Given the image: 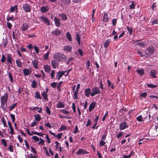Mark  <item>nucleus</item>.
Returning <instances> with one entry per match:
<instances>
[{"label":"nucleus","mask_w":158,"mask_h":158,"mask_svg":"<svg viewBox=\"0 0 158 158\" xmlns=\"http://www.w3.org/2000/svg\"><path fill=\"white\" fill-rule=\"evenodd\" d=\"M8 95L7 93L4 94L0 98L1 106L4 111L6 110L7 105Z\"/></svg>","instance_id":"obj_1"},{"label":"nucleus","mask_w":158,"mask_h":158,"mask_svg":"<svg viewBox=\"0 0 158 158\" xmlns=\"http://www.w3.org/2000/svg\"><path fill=\"white\" fill-rule=\"evenodd\" d=\"M53 57L59 62L66 61L67 59V57L61 52H57L54 53L53 55Z\"/></svg>","instance_id":"obj_2"},{"label":"nucleus","mask_w":158,"mask_h":158,"mask_svg":"<svg viewBox=\"0 0 158 158\" xmlns=\"http://www.w3.org/2000/svg\"><path fill=\"white\" fill-rule=\"evenodd\" d=\"M100 89L98 87H94L92 89L90 95L91 96H94L96 94H100Z\"/></svg>","instance_id":"obj_3"},{"label":"nucleus","mask_w":158,"mask_h":158,"mask_svg":"<svg viewBox=\"0 0 158 158\" xmlns=\"http://www.w3.org/2000/svg\"><path fill=\"white\" fill-rule=\"evenodd\" d=\"M23 8L26 12L29 13L31 11V6L28 4L27 3L24 4L23 6Z\"/></svg>","instance_id":"obj_4"},{"label":"nucleus","mask_w":158,"mask_h":158,"mask_svg":"<svg viewBox=\"0 0 158 158\" xmlns=\"http://www.w3.org/2000/svg\"><path fill=\"white\" fill-rule=\"evenodd\" d=\"M146 50L148 52V53L146 52V55L147 56L153 55L154 52V49L152 47H149Z\"/></svg>","instance_id":"obj_5"},{"label":"nucleus","mask_w":158,"mask_h":158,"mask_svg":"<svg viewBox=\"0 0 158 158\" xmlns=\"http://www.w3.org/2000/svg\"><path fill=\"white\" fill-rule=\"evenodd\" d=\"M128 127V125L125 122L121 123L120 124L119 128L120 130H123Z\"/></svg>","instance_id":"obj_6"},{"label":"nucleus","mask_w":158,"mask_h":158,"mask_svg":"<svg viewBox=\"0 0 158 158\" xmlns=\"http://www.w3.org/2000/svg\"><path fill=\"white\" fill-rule=\"evenodd\" d=\"M72 47L70 45H67L63 47V50L64 51L70 52L72 51Z\"/></svg>","instance_id":"obj_7"},{"label":"nucleus","mask_w":158,"mask_h":158,"mask_svg":"<svg viewBox=\"0 0 158 158\" xmlns=\"http://www.w3.org/2000/svg\"><path fill=\"white\" fill-rule=\"evenodd\" d=\"M64 74V72H63V71H59L56 73V78L54 79H57L58 80H60L61 77Z\"/></svg>","instance_id":"obj_8"},{"label":"nucleus","mask_w":158,"mask_h":158,"mask_svg":"<svg viewBox=\"0 0 158 158\" xmlns=\"http://www.w3.org/2000/svg\"><path fill=\"white\" fill-rule=\"evenodd\" d=\"M80 87V84H77L76 89L75 91L74 92V99H77V95H78V91L79 90V88Z\"/></svg>","instance_id":"obj_9"},{"label":"nucleus","mask_w":158,"mask_h":158,"mask_svg":"<svg viewBox=\"0 0 158 158\" xmlns=\"http://www.w3.org/2000/svg\"><path fill=\"white\" fill-rule=\"evenodd\" d=\"M88 153L89 152H87L85 150L81 149H80L78 151L76 152V154L78 155H84Z\"/></svg>","instance_id":"obj_10"},{"label":"nucleus","mask_w":158,"mask_h":158,"mask_svg":"<svg viewBox=\"0 0 158 158\" xmlns=\"http://www.w3.org/2000/svg\"><path fill=\"white\" fill-rule=\"evenodd\" d=\"M29 27V25L27 23H24L23 24L21 27V31H27Z\"/></svg>","instance_id":"obj_11"},{"label":"nucleus","mask_w":158,"mask_h":158,"mask_svg":"<svg viewBox=\"0 0 158 158\" xmlns=\"http://www.w3.org/2000/svg\"><path fill=\"white\" fill-rule=\"evenodd\" d=\"M137 52L141 57H143L146 55V52L145 50L137 49Z\"/></svg>","instance_id":"obj_12"},{"label":"nucleus","mask_w":158,"mask_h":158,"mask_svg":"<svg viewBox=\"0 0 158 158\" xmlns=\"http://www.w3.org/2000/svg\"><path fill=\"white\" fill-rule=\"evenodd\" d=\"M6 55L7 56L6 59L7 62L10 64H12L13 59L11 54H6Z\"/></svg>","instance_id":"obj_13"},{"label":"nucleus","mask_w":158,"mask_h":158,"mask_svg":"<svg viewBox=\"0 0 158 158\" xmlns=\"http://www.w3.org/2000/svg\"><path fill=\"white\" fill-rule=\"evenodd\" d=\"M40 19L43 21L44 23H47L48 25H49V19L47 17L42 16L40 17Z\"/></svg>","instance_id":"obj_14"},{"label":"nucleus","mask_w":158,"mask_h":158,"mask_svg":"<svg viewBox=\"0 0 158 158\" xmlns=\"http://www.w3.org/2000/svg\"><path fill=\"white\" fill-rule=\"evenodd\" d=\"M157 72L155 69L151 70L149 72V74L152 78H156V77L155 75L156 74Z\"/></svg>","instance_id":"obj_15"},{"label":"nucleus","mask_w":158,"mask_h":158,"mask_svg":"<svg viewBox=\"0 0 158 158\" xmlns=\"http://www.w3.org/2000/svg\"><path fill=\"white\" fill-rule=\"evenodd\" d=\"M23 72L25 76H28L31 73V69H29L25 68L23 69Z\"/></svg>","instance_id":"obj_16"},{"label":"nucleus","mask_w":158,"mask_h":158,"mask_svg":"<svg viewBox=\"0 0 158 158\" xmlns=\"http://www.w3.org/2000/svg\"><path fill=\"white\" fill-rule=\"evenodd\" d=\"M55 23L56 26L57 27H59L60 25V19L56 18V17L54 18Z\"/></svg>","instance_id":"obj_17"},{"label":"nucleus","mask_w":158,"mask_h":158,"mask_svg":"<svg viewBox=\"0 0 158 158\" xmlns=\"http://www.w3.org/2000/svg\"><path fill=\"white\" fill-rule=\"evenodd\" d=\"M35 121L38 123L41 119V117L40 115L39 114H35L34 115Z\"/></svg>","instance_id":"obj_18"},{"label":"nucleus","mask_w":158,"mask_h":158,"mask_svg":"<svg viewBox=\"0 0 158 158\" xmlns=\"http://www.w3.org/2000/svg\"><path fill=\"white\" fill-rule=\"evenodd\" d=\"M65 107V104L63 102H58L56 104L57 108H63Z\"/></svg>","instance_id":"obj_19"},{"label":"nucleus","mask_w":158,"mask_h":158,"mask_svg":"<svg viewBox=\"0 0 158 158\" xmlns=\"http://www.w3.org/2000/svg\"><path fill=\"white\" fill-rule=\"evenodd\" d=\"M85 95L87 97H89L91 93V89L89 88L86 89L84 91Z\"/></svg>","instance_id":"obj_20"},{"label":"nucleus","mask_w":158,"mask_h":158,"mask_svg":"<svg viewBox=\"0 0 158 158\" xmlns=\"http://www.w3.org/2000/svg\"><path fill=\"white\" fill-rule=\"evenodd\" d=\"M61 31L57 29H56L55 31L52 32V33L55 35H59L61 33Z\"/></svg>","instance_id":"obj_21"},{"label":"nucleus","mask_w":158,"mask_h":158,"mask_svg":"<svg viewBox=\"0 0 158 158\" xmlns=\"http://www.w3.org/2000/svg\"><path fill=\"white\" fill-rule=\"evenodd\" d=\"M95 102H92L89 105V111L90 112L94 108H95Z\"/></svg>","instance_id":"obj_22"},{"label":"nucleus","mask_w":158,"mask_h":158,"mask_svg":"<svg viewBox=\"0 0 158 158\" xmlns=\"http://www.w3.org/2000/svg\"><path fill=\"white\" fill-rule=\"evenodd\" d=\"M51 63L52 66V67L54 69H56L57 67L58 66V63L55 60H53L52 61Z\"/></svg>","instance_id":"obj_23"},{"label":"nucleus","mask_w":158,"mask_h":158,"mask_svg":"<svg viewBox=\"0 0 158 158\" xmlns=\"http://www.w3.org/2000/svg\"><path fill=\"white\" fill-rule=\"evenodd\" d=\"M41 11L42 13H45L49 10V8L45 6H42L40 8Z\"/></svg>","instance_id":"obj_24"},{"label":"nucleus","mask_w":158,"mask_h":158,"mask_svg":"<svg viewBox=\"0 0 158 158\" xmlns=\"http://www.w3.org/2000/svg\"><path fill=\"white\" fill-rule=\"evenodd\" d=\"M109 18L107 13H105L103 16V21L104 22H107L108 21Z\"/></svg>","instance_id":"obj_25"},{"label":"nucleus","mask_w":158,"mask_h":158,"mask_svg":"<svg viewBox=\"0 0 158 158\" xmlns=\"http://www.w3.org/2000/svg\"><path fill=\"white\" fill-rule=\"evenodd\" d=\"M16 62L17 66L19 68H21L22 66V62L20 60H16Z\"/></svg>","instance_id":"obj_26"},{"label":"nucleus","mask_w":158,"mask_h":158,"mask_svg":"<svg viewBox=\"0 0 158 158\" xmlns=\"http://www.w3.org/2000/svg\"><path fill=\"white\" fill-rule=\"evenodd\" d=\"M71 0H61L62 2L65 5H69L71 3Z\"/></svg>","instance_id":"obj_27"},{"label":"nucleus","mask_w":158,"mask_h":158,"mask_svg":"<svg viewBox=\"0 0 158 158\" xmlns=\"http://www.w3.org/2000/svg\"><path fill=\"white\" fill-rule=\"evenodd\" d=\"M31 63L33 64L35 69H38V63L35 60L32 61L31 62Z\"/></svg>","instance_id":"obj_28"},{"label":"nucleus","mask_w":158,"mask_h":158,"mask_svg":"<svg viewBox=\"0 0 158 158\" xmlns=\"http://www.w3.org/2000/svg\"><path fill=\"white\" fill-rule=\"evenodd\" d=\"M59 16L61 17L62 19L63 20H66L67 19V17L66 15L64 14H60L59 15Z\"/></svg>","instance_id":"obj_29"},{"label":"nucleus","mask_w":158,"mask_h":158,"mask_svg":"<svg viewBox=\"0 0 158 158\" xmlns=\"http://www.w3.org/2000/svg\"><path fill=\"white\" fill-rule=\"evenodd\" d=\"M110 42L109 40H107L104 43V46L105 48H106L109 45Z\"/></svg>","instance_id":"obj_30"},{"label":"nucleus","mask_w":158,"mask_h":158,"mask_svg":"<svg viewBox=\"0 0 158 158\" xmlns=\"http://www.w3.org/2000/svg\"><path fill=\"white\" fill-rule=\"evenodd\" d=\"M134 152L132 151L128 155H124L123 156V158H130L131 157V155L133 154H134Z\"/></svg>","instance_id":"obj_31"},{"label":"nucleus","mask_w":158,"mask_h":158,"mask_svg":"<svg viewBox=\"0 0 158 158\" xmlns=\"http://www.w3.org/2000/svg\"><path fill=\"white\" fill-rule=\"evenodd\" d=\"M140 75V76H142L143 75L144 73V70L143 69L140 70L137 69L136 71Z\"/></svg>","instance_id":"obj_32"},{"label":"nucleus","mask_w":158,"mask_h":158,"mask_svg":"<svg viewBox=\"0 0 158 158\" xmlns=\"http://www.w3.org/2000/svg\"><path fill=\"white\" fill-rule=\"evenodd\" d=\"M41 95L43 97L44 99L45 100H48V95L46 92L44 91L42 92L41 93Z\"/></svg>","instance_id":"obj_33"},{"label":"nucleus","mask_w":158,"mask_h":158,"mask_svg":"<svg viewBox=\"0 0 158 158\" xmlns=\"http://www.w3.org/2000/svg\"><path fill=\"white\" fill-rule=\"evenodd\" d=\"M66 36L67 39L69 41H71L72 40V37L71 34L69 32L66 33Z\"/></svg>","instance_id":"obj_34"},{"label":"nucleus","mask_w":158,"mask_h":158,"mask_svg":"<svg viewBox=\"0 0 158 158\" xmlns=\"http://www.w3.org/2000/svg\"><path fill=\"white\" fill-rule=\"evenodd\" d=\"M76 39L78 42V44L79 45L80 44V39L79 35L78 33H77L76 34Z\"/></svg>","instance_id":"obj_35"},{"label":"nucleus","mask_w":158,"mask_h":158,"mask_svg":"<svg viewBox=\"0 0 158 158\" xmlns=\"http://www.w3.org/2000/svg\"><path fill=\"white\" fill-rule=\"evenodd\" d=\"M137 120L139 122H142L144 120L143 118L142 117V115H140L139 116H138L136 118Z\"/></svg>","instance_id":"obj_36"},{"label":"nucleus","mask_w":158,"mask_h":158,"mask_svg":"<svg viewBox=\"0 0 158 158\" xmlns=\"http://www.w3.org/2000/svg\"><path fill=\"white\" fill-rule=\"evenodd\" d=\"M1 121L3 123V125L5 127H7L6 123L4 117L3 116L1 118Z\"/></svg>","instance_id":"obj_37"},{"label":"nucleus","mask_w":158,"mask_h":158,"mask_svg":"<svg viewBox=\"0 0 158 158\" xmlns=\"http://www.w3.org/2000/svg\"><path fill=\"white\" fill-rule=\"evenodd\" d=\"M15 9H16V10H17V5H15L14 6H11L10 9V10L11 12H13L15 10Z\"/></svg>","instance_id":"obj_38"},{"label":"nucleus","mask_w":158,"mask_h":158,"mask_svg":"<svg viewBox=\"0 0 158 158\" xmlns=\"http://www.w3.org/2000/svg\"><path fill=\"white\" fill-rule=\"evenodd\" d=\"M126 28L127 29L128 31L129 32V34L130 35H131L133 29H132L130 27H129L128 26H127L126 27Z\"/></svg>","instance_id":"obj_39"},{"label":"nucleus","mask_w":158,"mask_h":158,"mask_svg":"<svg viewBox=\"0 0 158 158\" xmlns=\"http://www.w3.org/2000/svg\"><path fill=\"white\" fill-rule=\"evenodd\" d=\"M147 86L148 87L154 88L156 87H157V85H153L150 84H148L147 85Z\"/></svg>","instance_id":"obj_40"},{"label":"nucleus","mask_w":158,"mask_h":158,"mask_svg":"<svg viewBox=\"0 0 158 158\" xmlns=\"http://www.w3.org/2000/svg\"><path fill=\"white\" fill-rule=\"evenodd\" d=\"M136 45H139L140 46L144 47L145 43L144 42H138L135 44Z\"/></svg>","instance_id":"obj_41"},{"label":"nucleus","mask_w":158,"mask_h":158,"mask_svg":"<svg viewBox=\"0 0 158 158\" xmlns=\"http://www.w3.org/2000/svg\"><path fill=\"white\" fill-rule=\"evenodd\" d=\"M44 68L45 72L49 73V66L48 65H45Z\"/></svg>","instance_id":"obj_42"},{"label":"nucleus","mask_w":158,"mask_h":158,"mask_svg":"<svg viewBox=\"0 0 158 158\" xmlns=\"http://www.w3.org/2000/svg\"><path fill=\"white\" fill-rule=\"evenodd\" d=\"M135 4L134 2V1H132L131 4L129 6L130 8V9H134L135 8Z\"/></svg>","instance_id":"obj_43"},{"label":"nucleus","mask_w":158,"mask_h":158,"mask_svg":"<svg viewBox=\"0 0 158 158\" xmlns=\"http://www.w3.org/2000/svg\"><path fill=\"white\" fill-rule=\"evenodd\" d=\"M36 85L37 83L34 80L32 82L31 86L33 88H35L36 87Z\"/></svg>","instance_id":"obj_44"},{"label":"nucleus","mask_w":158,"mask_h":158,"mask_svg":"<svg viewBox=\"0 0 158 158\" xmlns=\"http://www.w3.org/2000/svg\"><path fill=\"white\" fill-rule=\"evenodd\" d=\"M17 105V103H15L11 105L10 107L9 110H12L13 109H14L15 107Z\"/></svg>","instance_id":"obj_45"},{"label":"nucleus","mask_w":158,"mask_h":158,"mask_svg":"<svg viewBox=\"0 0 158 158\" xmlns=\"http://www.w3.org/2000/svg\"><path fill=\"white\" fill-rule=\"evenodd\" d=\"M35 97L38 99H41V98L40 96V95L39 92H36L35 94Z\"/></svg>","instance_id":"obj_46"},{"label":"nucleus","mask_w":158,"mask_h":158,"mask_svg":"<svg viewBox=\"0 0 158 158\" xmlns=\"http://www.w3.org/2000/svg\"><path fill=\"white\" fill-rule=\"evenodd\" d=\"M49 55V51H48V52L47 53L44 54V59L45 60H47L48 58Z\"/></svg>","instance_id":"obj_47"},{"label":"nucleus","mask_w":158,"mask_h":158,"mask_svg":"<svg viewBox=\"0 0 158 158\" xmlns=\"http://www.w3.org/2000/svg\"><path fill=\"white\" fill-rule=\"evenodd\" d=\"M1 142L5 147H6L7 146V142L5 139H2Z\"/></svg>","instance_id":"obj_48"},{"label":"nucleus","mask_w":158,"mask_h":158,"mask_svg":"<svg viewBox=\"0 0 158 158\" xmlns=\"http://www.w3.org/2000/svg\"><path fill=\"white\" fill-rule=\"evenodd\" d=\"M10 116L12 118V122L14 123L15 120V115L13 114H10Z\"/></svg>","instance_id":"obj_49"},{"label":"nucleus","mask_w":158,"mask_h":158,"mask_svg":"<svg viewBox=\"0 0 158 158\" xmlns=\"http://www.w3.org/2000/svg\"><path fill=\"white\" fill-rule=\"evenodd\" d=\"M51 86L53 88H55L57 86V84L56 82H52L50 84Z\"/></svg>","instance_id":"obj_50"},{"label":"nucleus","mask_w":158,"mask_h":158,"mask_svg":"<svg viewBox=\"0 0 158 158\" xmlns=\"http://www.w3.org/2000/svg\"><path fill=\"white\" fill-rule=\"evenodd\" d=\"M6 60L5 56L4 55H2L1 61L2 62L4 63L5 62Z\"/></svg>","instance_id":"obj_51"},{"label":"nucleus","mask_w":158,"mask_h":158,"mask_svg":"<svg viewBox=\"0 0 158 158\" xmlns=\"http://www.w3.org/2000/svg\"><path fill=\"white\" fill-rule=\"evenodd\" d=\"M55 75V71L54 70L52 71L51 74V77L52 79H54V76Z\"/></svg>","instance_id":"obj_52"},{"label":"nucleus","mask_w":158,"mask_h":158,"mask_svg":"<svg viewBox=\"0 0 158 158\" xmlns=\"http://www.w3.org/2000/svg\"><path fill=\"white\" fill-rule=\"evenodd\" d=\"M155 24H158V19H156L152 21V25H153Z\"/></svg>","instance_id":"obj_53"},{"label":"nucleus","mask_w":158,"mask_h":158,"mask_svg":"<svg viewBox=\"0 0 158 158\" xmlns=\"http://www.w3.org/2000/svg\"><path fill=\"white\" fill-rule=\"evenodd\" d=\"M32 139L36 141H38L39 140V139L38 137L35 136H33L32 137Z\"/></svg>","instance_id":"obj_54"},{"label":"nucleus","mask_w":158,"mask_h":158,"mask_svg":"<svg viewBox=\"0 0 158 158\" xmlns=\"http://www.w3.org/2000/svg\"><path fill=\"white\" fill-rule=\"evenodd\" d=\"M106 143L103 140H101L100 142L99 145L100 146H103Z\"/></svg>","instance_id":"obj_55"},{"label":"nucleus","mask_w":158,"mask_h":158,"mask_svg":"<svg viewBox=\"0 0 158 158\" xmlns=\"http://www.w3.org/2000/svg\"><path fill=\"white\" fill-rule=\"evenodd\" d=\"M72 69V68H71L70 69H68V70H67L66 71H63V72H64V73L66 72V74L65 75V76H67L68 74L69 73V72Z\"/></svg>","instance_id":"obj_56"},{"label":"nucleus","mask_w":158,"mask_h":158,"mask_svg":"<svg viewBox=\"0 0 158 158\" xmlns=\"http://www.w3.org/2000/svg\"><path fill=\"white\" fill-rule=\"evenodd\" d=\"M61 111L63 113L65 114H68L69 113V112L68 111L65 109L61 110Z\"/></svg>","instance_id":"obj_57"},{"label":"nucleus","mask_w":158,"mask_h":158,"mask_svg":"<svg viewBox=\"0 0 158 158\" xmlns=\"http://www.w3.org/2000/svg\"><path fill=\"white\" fill-rule=\"evenodd\" d=\"M117 19H113L112 20V24L114 26H115L117 23Z\"/></svg>","instance_id":"obj_58"},{"label":"nucleus","mask_w":158,"mask_h":158,"mask_svg":"<svg viewBox=\"0 0 158 158\" xmlns=\"http://www.w3.org/2000/svg\"><path fill=\"white\" fill-rule=\"evenodd\" d=\"M9 77L11 82H13V78L11 73H9Z\"/></svg>","instance_id":"obj_59"},{"label":"nucleus","mask_w":158,"mask_h":158,"mask_svg":"<svg viewBox=\"0 0 158 158\" xmlns=\"http://www.w3.org/2000/svg\"><path fill=\"white\" fill-rule=\"evenodd\" d=\"M147 95V94L146 92L142 93L140 95V96L143 98H146Z\"/></svg>","instance_id":"obj_60"},{"label":"nucleus","mask_w":158,"mask_h":158,"mask_svg":"<svg viewBox=\"0 0 158 158\" xmlns=\"http://www.w3.org/2000/svg\"><path fill=\"white\" fill-rule=\"evenodd\" d=\"M72 109L73 111V112L74 113H75L76 112V106L74 103H72Z\"/></svg>","instance_id":"obj_61"},{"label":"nucleus","mask_w":158,"mask_h":158,"mask_svg":"<svg viewBox=\"0 0 158 158\" xmlns=\"http://www.w3.org/2000/svg\"><path fill=\"white\" fill-rule=\"evenodd\" d=\"M8 149L9 150L10 152H13V146L12 145H10L8 148Z\"/></svg>","instance_id":"obj_62"},{"label":"nucleus","mask_w":158,"mask_h":158,"mask_svg":"<svg viewBox=\"0 0 158 158\" xmlns=\"http://www.w3.org/2000/svg\"><path fill=\"white\" fill-rule=\"evenodd\" d=\"M34 49H35V51L36 53L37 54H38L39 53V50L38 48L36 46H34Z\"/></svg>","instance_id":"obj_63"},{"label":"nucleus","mask_w":158,"mask_h":158,"mask_svg":"<svg viewBox=\"0 0 158 158\" xmlns=\"http://www.w3.org/2000/svg\"><path fill=\"white\" fill-rule=\"evenodd\" d=\"M18 138L19 140V142L21 143H22L23 142V139L19 135H18Z\"/></svg>","instance_id":"obj_64"}]
</instances>
